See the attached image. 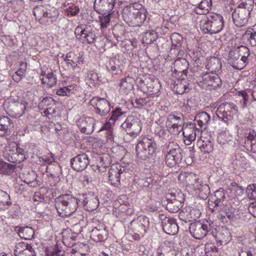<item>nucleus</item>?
I'll return each mask as SVG.
<instances>
[{"label": "nucleus", "instance_id": "obj_33", "mask_svg": "<svg viewBox=\"0 0 256 256\" xmlns=\"http://www.w3.org/2000/svg\"><path fill=\"white\" fill-rule=\"evenodd\" d=\"M198 144L201 152L204 154H210L214 150V139L211 137L202 136Z\"/></svg>", "mask_w": 256, "mask_h": 256}, {"label": "nucleus", "instance_id": "obj_14", "mask_svg": "<svg viewBox=\"0 0 256 256\" xmlns=\"http://www.w3.org/2000/svg\"><path fill=\"white\" fill-rule=\"evenodd\" d=\"M125 168L120 164H113L108 172V178L112 185L118 187L120 185V178L125 176Z\"/></svg>", "mask_w": 256, "mask_h": 256}, {"label": "nucleus", "instance_id": "obj_19", "mask_svg": "<svg viewBox=\"0 0 256 256\" xmlns=\"http://www.w3.org/2000/svg\"><path fill=\"white\" fill-rule=\"evenodd\" d=\"M116 4V0H95L94 9L100 14L111 12Z\"/></svg>", "mask_w": 256, "mask_h": 256}, {"label": "nucleus", "instance_id": "obj_51", "mask_svg": "<svg viewBox=\"0 0 256 256\" xmlns=\"http://www.w3.org/2000/svg\"><path fill=\"white\" fill-rule=\"evenodd\" d=\"M196 190L200 197L203 200L206 199L210 192L209 186L208 184H204L203 182L198 186Z\"/></svg>", "mask_w": 256, "mask_h": 256}, {"label": "nucleus", "instance_id": "obj_43", "mask_svg": "<svg viewBox=\"0 0 256 256\" xmlns=\"http://www.w3.org/2000/svg\"><path fill=\"white\" fill-rule=\"evenodd\" d=\"M147 93L149 95L156 94L160 92V85L158 79L150 80L146 82Z\"/></svg>", "mask_w": 256, "mask_h": 256}, {"label": "nucleus", "instance_id": "obj_45", "mask_svg": "<svg viewBox=\"0 0 256 256\" xmlns=\"http://www.w3.org/2000/svg\"><path fill=\"white\" fill-rule=\"evenodd\" d=\"M158 38V33L154 30H150L142 34V42L143 44H150L156 41Z\"/></svg>", "mask_w": 256, "mask_h": 256}, {"label": "nucleus", "instance_id": "obj_12", "mask_svg": "<svg viewBox=\"0 0 256 256\" xmlns=\"http://www.w3.org/2000/svg\"><path fill=\"white\" fill-rule=\"evenodd\" d=\"M89 104L94 108L95 113L101 116H107L110 111V103L106 98L93 97Z\"/></svg>", "mask_w": 256, "mask_h": 256}, {"label": "nucleus", "instance_id": "obj_54", "mask_svg": "<svg viewBox=\"0 0 256 256\" xmlns=\"http://www.w3.org/2000/svg\"><path fill=\"white\" fill-rule=\"evenodd\" d=\"M240 57L236 52L235 48L231 50L228 54V60L230 64H232L233 66H240V64L238 63V60H240Z\"/></svg>", "mask_w": 256, "mask_h": 256}, {"label": "nucleus", "instance_id": "obj_50", "mask_svg": "<svg viewBox=\"0 0 256 256\" xmlns=\"http://www.w3.org/2000/svg\"><path fill=\"white\" fill-rule=\"evenodd\" d=\"M47 6L44 5H40L36 6L33 9V14L36 20L38 21L40 24L42 22V18L45 14Z\"/></svg>", "mask_w": 256, "mask_h": 256}, {"label": "nucleus", "instance_id": "obj_5", "mask_svg": "<svg viewBox=\"0 0 256 256\" xmlns=\"http://www.w3.org/2000/svg\"><path fill=\"white\" fill-rule=\"evenodd\" d=\"M165 153V163L169 167H174L180 163L182 160V150L174 142L166 144L163 148Z\"/></svg>", "mask_w": 256, "mask_h": 256}, {"label": "nucleus", "instance_id": "obj_59", "mask_svg": "<svg viewBox=\"0 0 256 256\" xmlns=\"http://www.w3.org/2000/svg\"><path fill=\"white\" fill-rule=\"evenodd\" d=\"M188 210V212L190 213L192 220H196L198 219L201 215L200 210L195 207H189L188 208H186V212H187Z\"/></svg>", "mask_w": 256, "mask_h": 256}, {"label": "nucleus", "instance_id": "obj_40", "mask_svg": "<svg viewBox=\"0 0 256 256\" xmlns=\"http://www.w3.org/2000/svg\"><path fill=\"white\" fill-rule=\"evenodd\" d=\"M217 240L221 245L227 244L230 240V232L226 228H222L216 236Z\"/></svg>", "mask_w": 256, "mask_h": 256}, {"label": "nucleus", "instance_id": "obj_16", "mask_svg": "<svg viewBox=\"0 0 256 256\" xmlns=\"http://www.w3.org/2000/svg\"><path fill=\"white\" fill-rule=\"evenodd\" d=\"M159 219L161 220L162 230L167 234L174 235L178 231V226L174 219L167 217L164 214H160Z\"/></svg>", "mask_w": 256, "mask_h": 256}, {"label": "nucleus", "instance_id": "obj_39", "mask_svg": "<svg viewBox=\"0 0 256 256\" xmlns=\"http://www.w3.org/2000/svg\"><path fill=\"white\" fill-rule=\"evenodd\" d=\"M126 112L122 110V108L116 107L114 108L109 114V120L112 122H115L116 120H121L126 118Z\"/></svg>", "mask_w": 256, "mask_h": 256}, {"label": "nucleus", "instance_id": "obj_4", "mask_svg": "<svg viewBox=\"0 0 256 256\" xmlns=\"http://www.w3.org/2000/svg\"><path fill=\"white\" fill-rule=\"evenodd\" d=\"M206 18V20L200 22V28L204 33L212 34L222 30L224 27V21L222 15L213 13L207 16Z\"/></svg>", "mask_w": 256, "mask_h": 256}, {"label": "nucleus", "instance_id": "obj_1", "mask_svg": "<svg viewBox=\"0 0 256 256\" xmlns=\"http://www.w3.org/2000/svg\"><path fill=\"white\" fill-rule=\"evenodd\" d=\"M225 192L222 188H220L214 193L212 200L208 203V206L212 212L219 211L218 216L224 220L228 218L229 220H234L235 215L234 213V210L228 205L224 204L225 199Z\"/></svg>", "mask_w": 256, "mask_h": 256}, {"label": "nucleus", "instance_id": "obj_18", "mask_svg": "<svg viewBox=\"0 0 256 256\" xmlns=\"http://www.w3.org/2000/svg\"><path fill=\"white\" fill-rule=\"evenodd\" d=\"M79 200L82 202L84 209L88 211L95 210L99 205L98 197L92 192L84 194Z\"/></svg>", "mask_w": 256, "mask_h": 256}, {"label": "nucleus", "instance_id": "obj_6", "mask_svg": "<svg viewBox=\"0 0 256 256\" xmlns=\"http://www.w3.org/2000/svg\"><path fill=\"white\" fill-rule=\"evenodd\" d=\"M156 144L152 138H144L136 146V154L142 160L153 158L156 154Z\"/></svg>", "mask_w": 256, "mask_h": 256}, {"label": "nucleus", "instance_id": "obj_38", "mask_svg": "<svg viewBox=\"0 0 256 256\" xmlns=\"http://www.w3.org/2000/svg\"><path fill=\"white\" fill-rule=\"evenodd\" d=\"M206 67L210 72V74L218 72L222 68L220 60L216 57L210 58L207 61Z\"/></svg>", "mask_w": 256, "mask_h": 256}, {"label": "nucleus", "instance_id": "obj_34", "mask_svg": "<svg viewBox=\"0 0 256 256\" xmlns=\"http://www.w3.org/2000/svg\"><path fill=\"white\" fill-rule=\"evenodd\" d=\"M186 76H180L173 88V90L178 94H182L188 92L189 84L186 80Z\"/></svg>", "mask_w": 256, "mask_h": 256}, {"label": "nucleus", "instance_id": "obj_35", "mask_svg": "<svg viewBox=\"0 0 256 256\" xmlns=\"http://www.w3.org/2000/svg\"><path fill=\"white\" fill-rule=\"evenodd\" d=\"M181 176H184L186 178V182L188 185H192V188L196 190L198 186L202 183V180L194 174H184V175H181L178 176L180 179Z\"/></svg>", "mask_w": 256, "mask_h": 256}, {"label": "nucleus", "instance_id": "obj_9", "mask_svg": "<svg viewBox=\"0 0 256 256\" xmlns=\"http://www.w3.org/2000/svg\"><path fill=\"white\" fill-rule=\"evenodd\" d=\"M246 4L240 3L232 14V20L236 26L242 27L247 23L251 8H246Z\"/></svg>", "mask_w": 256, "mask_h": 256}, {"label": "nucleus", "instance_id": "obj_32", "mask_svg": "<svg viewBox=\"0 0 256 256\" xmlns=\"http://www.w3.org/2000/svg\"><path fill=\"white\" fill-rule=\"evenodd\" d=\"M168 202L166 208V210L171 213L178 212L182 207L184 198L182 196L180 197V199H170L166 198Z\"/></svg>", "mask_w": 256, "mask_h": 256}, {"label": "nucleus", "instance_id": "obj_37", "mask_svg": "<svg viewBox=\"0 0 256 256\" xmlns=\"http://www.w3.org/2000/svg\"><path fill=\"white\" fill-rule=\"evenodd\" d=\"M196 128L192 122L187 124L182 130L184 137L190 138V140H194L196 136V132H199L200 130H198Z\"/></svg>", "mask_w": 256, "mask_h": 256}, {"label": "nucleus", "instance_id": "obj_31", "mask_svg": "<svg viewBox=\"0 0 256 256\" xmlns=\"http://www.w3.org/2000/svg\"><path fill=\"white\" fill-rule=\"evenodd\" d=\"M174 72L176 74H181L180 76H187L188 63L185 58H178L174 62Z\"/></svg>", "mask_w": 256, "mask_h": 256}, {"label": "nucleus", "instance_id": "obj_13", "mask_svg": "<svg viewBox=\"0 0 256 256\" xmlns=\"http://www.w3.org/2000/svg\"><path fill=\"white\" fill-rule=\"evenodd\" d=\"M76 125L82 133L90 134L96 129V120L92 117H82L76 121Z\"/></svg>", "mask_w": 256, "mask_h": 256}, {"label": "nucleus", "instance_id": "obj_2", "mask_svg": "<svg viewBox=\"0 0 256 256\" xmlns=\"http://www.w3.org/2000/svg\"><path fill=\"white\" fill-rule=\"evenodd\" d=\"M147 11L140 4L136 3L124 7L122 10L124 21L130 26H140L146 20Z\"/></svg>", "mask_w": 256, "mask_h": 256}, {"label": "nucleus", "instance_id": "obj_44", "mask_svg": "<svg viewBox=\"0 0 256 256\" xmlns=\"http://www.w3.org/2000/svg\"><path fill=\"white\" fill-rule=\"evenodd\" d=\"M72 55H74V54L72 52H68L65 57H64L63 54L62 57L64 58V60L66 62L68 66L70 65L74 68L77 66L78 64H80V62L82 64L84 60L82 58H79L78 57L72 56Z\"/></svg>", "mask_w": 256, "mask_h": 256}, {"label": "nucleus", "instance_id": "obj_41", "mask_svg": "<svg viewBox=\"0 0 256 256\" xmlns=\"http://www.w3.org/2000/svg\"><path fill=\"white\" fill-rule=\"evenodd\" d=\"M131 81L130 78L121 80L120 84V92L121 93L126 94L132 90L133 84Z\"/></svg>", "mask_w": 256, "mask_h": 256}, {"label": "nucleus", "instance_id": "obj_25", "mask_svg": "<svg viewBox=\"0 0 256 256\" xmlns=\"http://www.w3.org/2000/svg\"><path fill=\"white\" fill-rule=\"evenodd\" d=\"M110 156L106 154L98 155L96 166H94L93 170L96 172H104L110 164Z\"/></svg>", "mask_w": 256, "mask_h": 256}, {"label": "nucleus", "instance_id": "obj_48", "mask_svg": "<svg viewBox=\"0 0 256 256\" xmlns=\"http://www.w3.org/2000/svg\"><path fill=\"white\" fill-rule=\"evenodd\" d=\"M16 165L4 162H0V174L5 175H10L14 172Z\"/></svg>", "mask_w": 256, "mask_h": 256}, {"label": "nucleus", "instance_id": "obj_10", "mask_svg": "<svg viewBox=\"0 0 256 256\" xmlns=\"http://www.w3.org/2000/svg\"><path fill=\"white\" fill-rule=\"evenodd\" d=\"M166 126L171 134L175 136L178 135L184 128V116L182 114L168 115L166 122Z\"/></svg>", "mask_w": 256, "mask_h": 256}, {"label": "nucleus", "instance_id": "obj_29", "mask_svg": "<svg viewBox=\"0 0 256 256\" xmlns=\"http://www.w3.org/2000/svg\"><path fill=\"white\" fill-rule=\"evenodd\" d=\"M58 14V12L56 8L48 6L40 24L50 25L56 21Z\"/></svg>", "mask_w": 256, "mask_h": 256}, {"label": "nucleus", "instance_id": "obj_28", "mask_svg": "<svg viewBox=\"0 0 256 256\" xmlns=\"http://www.w3.org/2000/svg\"><path fill=\"white\" fill-rule=\"evenodd\" d=\"M14 128L12 120L8 117H0V136H4L10 134Z\"/></svg>", "mask_w": 256, "mask_h": 256}, {"label": "nucleus", "instance_id": "obj_8", "mask_svg": "<svg viewBox=\"0 0 256 256\" xmlns=\"http://www.w3.org/2000/svg\"><path fill=\"white\" fill-rule=\"evenodd\" d=\"M189 230L194 238L199 240L214 233L213 227L208 220L203 222L197 221L191 223L189 226Z\"/></svg>", "mask_w": 256, "mask_h": 256}, {"label": "nucleus", "instance_id": "obj_36", "mask_svg": "<svg viewBox=\"0 0 256 256\" xmlns=\"http://www.w3.org/2000/svg\"><path fill=\"white\" fill-rule=\"evenodd\" d=\"M15 231L18 232L21 238L24 240H32L34 238V230L31 227L17 226L15 228Z\"/></svg>", "mask_w": 256, "mask_h": 256}, {"label": "nucleus", "instance_id": "obj_3", "mask_svg": "<svg viewBox=\"0 0 256 256\" xmlns=\"http://www.w3.org/2000/svg\"><path fill=\"white\" fill-rule=\"evenodd\" d=\"M54 202L58 216L62 218L73 214L78 208L77 199L70 194L58 196L55 199Z\"/></svg>", "mask_w": 256, "mask_h": 256}, {"label": "nucleus", "instance_id": "obj_42", "mask_svg": "<svg viewBox=\"0 0 256 256\" xmlns=\"http://www.w3.org/2000/svg\"><path fill=\"white\" fill-rule=\"evenodd\" d=\"M222 108L220 106H218L216 110V115L218 118L222 120L227 126L232 123V114H228L226 112H223Z\"/></svg>", "mask_w": 256, "mask_h": 256}, {"label": "nucleus", "instance_id": "obj_24", "mask_svg": "<svg viewBox=\"0 0 256 256\" xmlns=\"http://www.w3.org/2000/svg\"><path fill=\"white\" fill-rule=\"evenodd\" d=\"M201 78L204 83L212 86L214 90H216L222 85V80L218 74L210 73L202 74Z\"/></svg>", "mask_w": 256, "mask_h": 256}, {"label": "nucleus", "instance_id": "obj_7", "mask_svg": "<svg viewBox=\"0 0 256 256\" xmlns=\"http://www.w3.org/2000/svg\"><path fill=\"white\" fill-rule=\"evenodd\" d=\"M148 226V218L142 216L130 222L128 226V232L133 236L135 240H138L144 236Z\"/></svg>", "mask_w": 256, "mask_h": 256}, {"label": "nucleus", "instance_id": "obj_20", "mask_svg": "<svg viewBox=\"0 0 256 256\" xmlns=\"http://www.w3.org/2000/svg\"><path fill=\"white\" fill-rule=\"evenodd\" d=\"M38 108L44 110L46 115H53L56 112V101L50 96L44 98L38 104Z\"/></svg>", "mask_w": 256, "mask_h": 256}, {"label": "nucleus", "instance_id": "obj_47", "mask_svg": "<svg viewBox=\"0 0 256 256\" xmlns=\"http://www.w3.org/2000/svg\"><path fill=\"white\" fill-rule=\"evenodd\" d=\"M42 73H44V72ZM42 75L44 76L40 78L42 83H46L50 87H52L56 84L57 78L54 72H48V74H42Z\"/></svg>", "mask_w": 256, "mask_h": 256}, {"label": "nucleus", "instance_id": "obj_64", "mask_svg": "<svg viewBox=\"0 0 256 256\" xmlns=\"http://www.w3.org/2000/svg\"><path fill=\"white\" fill-rule=\"evenodd\" d=\"M66 12L67 13L68 15H71L72 16H75L77 15L79 12H80V8L78 6H74V5H72L70 6H68L66 10Z\"/></svg>", "mask_w": 256, "mask_h": 256}, {"label": "nucleus", "instance_id": "obj_17", "mask_svg": "<svg viewBox=\"0 0 256 256\" xmlns=\"http://www.w3.org/2000/svg\"><path fill=\"white\" fill-rule=\"evenodd\" d=\"M72 168L76 171L80 172L85 170L90 164V159L88 154L82 153L78 154L70 160Z\"/></svg>", "mask_w": 256, "mask_h": 256}, {"label": "nucleus", "instance_id": "obj_58", "mask_svg": "<svg viewBox=\"0 0 256 256\" xmlns=\"http://www.w3.org/2000/svg\"><path fill=\"white\" fill-rule=\"evenodd\" d=\"M172 46L175 48H178L181 46V42L182 39L180 34L174 33L170 36Z\"/></svg>", "mask_w": 256, "mask_h": 256}, {"label": "nucleus", "instance_id": "obj_15", "mask_svg": "<svg viewBox=\"0 0 256 256\" xmlns=\"http://www.w3.org/2000/svg\"><path fill=\"white\" fill-rule=\"evenodd\" d=\"M7 112L10 116L14 118H20L24 113L26 108V104L24 102H11L8 104H4Z\"/></svg>", "mask_w": 256, "mask_h": 256}, {"label": "nucleus", "instance_id": "obj_30", "mask_svg": "<svg viewBox=\"0 0 256 256\" xmlns=\"http://www.w3.org/2000/svg\"><path fill=\"white\" fill-rule=\"evenodd\" d=\"M210 116L205 112H201L196 114L194 120L195 126L198 127V130L202 128L206 129L208 126V124L210 120Z\"/></svg>", "mask_w": 256, "mask_h": 256}, {"label": "nucleus", "instance_id": "obj_57", "mask_svg": "<svg viewBox=\"0 0 256 256\" xmlns=\"http://www.w3.org/2000/svg\"><path fill=\"white\" fill-rule=\"evenodd\" d=\"M112 14L110 12L105 14H102V16H99L98 18L100 24L102 28H106L108 26L110 22V16Z\"/></svg>", "mask_w": 256, "mask_h": 256}, {"label": "nucleus", "instance_id": "obj_62", "mask_svg": "<svg viewBox=\"0 0 256 256\" xmlns=\"http://www.w3.org/2000/svg\"><path fill=\"white\" fill-rule=\"evenodd\" d=\"M20 68L18 69V70L15 72L16 74L20 76L22 78L25 76L26 75V70L27 68V63L23 62H20Z\"/></svg>", "mask_w": 256, "mask_h": 256}, {"label": "nucleus", "instance_id": "obj_22", "mask_svg": "<svg viewBox=\"0 0 256 256\" xmlns=\"http://www.w3.org/2000/svg\"><path fill=\"white\" fill-rule=\"evenodd\" d=\"M108 237V231L104 224L94 228L90 232V238L96 242H104Z\"/></svg>", "mask_w": 256, "mask_h": 256}, {"label": "nucleus", "instance_id": "obj_49", "mask_svg": "<svg viewBox=\"0 0 256 256\" xmlns=\"http://www.w3.org/2000/svg\"><path fill=\"white\" fill-rule=\"evenodd\" d=\"M119 63L120 61L118 60L112 58L106 66L108 70L111 71L112 73L114 74H118L119 72H122Z\"/></svg>", "mask_w": 256, "mask_h": 256}, {"label": "nucleus", "instance_id": "obj_63", "mask_svg": "<svg viewBox=\"0 0 256 256\" xmlns=\"http://www.w3.org/2000/svg\"><path fill=\"white\" fill-rule=\"evenodd\" d=\"M231 191L234 194L235 196H242L243 194L244 188L242 186H238L237 184H232Z\"/></svg>", "mask_w": 256, "mask_h": 256}, {"label": "nucleus", "instance_id": "obj_53", "mask_svg": "<svg viewBox=\"0 0 256 256\" xmlns=\"http://www.w3.org/2000/svg\"><path fill=\"white\" fill-rule=\"evenodd\" d=\"M246 138L247 143L250 144V148L254 152H256V134L253 130L248 134H246Z\"/></svg>", "mask_w": 256, "mask_h": 256}, {"label": "nucleus", "instance_id": "obj_61", "mask_svg": "<svg viewBox=\"0 0 256 256\" xmlns=\"http://www.w3.org/2000/svg\"><path fill=\"white\" fill-rule=\"evenodd\" d=\"M186 212V208L185 211L183 210L180 211L178 214V218L182 221L184 223H188V222H191L192 220L190 218L189 212Z\"/></svg>", "mask_w": 256, "mask_h": 256}, {"label": "nucleus", "instance_id": "obj_56", "mask_svg": "<svg viewBox=\"0 0 256 256\" xmlns=\"http://www.w3.org/2000/svg\"><path fill=\"white\" fill-rule=\"evenodd\" d=\"M219 106L222 108L223 112H226L228 114L233 115L234 110H236L237 106L232 102H224Z\"/></svg>", "mask_w": 256, "mask_h": 256}, {"label": "nucleus", "instance_id": "obj_52", "mask_svg": "<svg viewBox=\"0 0 256 256\" xmlns=\"http://www.w3.org/2000/svg\"><path fill=\"white\" fill-rule=\"evenodd\" d=\"M246 138L247 143L250 144V148L254 152H256V134L253 130L248 134H246Z\"/></svg>", "mask_w": 256, "mask_h": 256}, {"label": "nucleus", "instance_id": "obj_60", "mask_svg": "<svg viewBox=\"0 0 256 256\" xmlns=\"http://www.w3.org/2000/svg\"><path fill=\"white\" fill-rule=\"evenodd\" d=\"M248 198L252 200H256V184H250L246 190Z\"/></svg>", "mask_w": 256, "mask_h": 256}, {"label": "nucleus", "instance_id": "obj_46", "mask_svg": "<svg viewBox=\"0 0 256 256\" xmlns=\"http://www.w3.org/2000/svg\"><path fill=\"white\" fill-rule=\"evenodd\" d=\"M12 204L10 195L6 192L0 189V210L6 209Z\"/></svg>", "mask_w": 256, "mask_h": 256}, {"label": "nucleus", "instance_id": "obj_11", "mask_svg": "<svg viewBox=\"0 0 256 256\" xmlns=\"http://www.w3.org/2000/svg\"><path fill=\"white\" fill-rule=\"evenodd\" d=\"M141 121L134 116H130L126 118L122 124V128L131 136H137L141 132Z\"/></svg>", "mask_w": 256, "mask_h": 256}, {"label": "nucleus", "instance_id": "obj_23", "mask_svg": "<svg viewBox=\"0 0 256 256\" xmlns=\"http://www.w3.org/2000/svg\"><path fill=\"white\" fill-rule=\"evenodd\" d=\"M75 34L77 36H82L86 39L88 43L91 44L95 41L96 36L95 31L90 26H86L83 28L82 26H77L75 30Z\"/></svg>", "mask_w": 256, "mask_h": 256}, {"label": "nucleus", "instance_id": "obj_21", "mask_svg": "<svg viewBox=\"0 0 256 256\" xmlns=\"http://www.w3.org/2000/svg\"><path fill=\"white\" fill-rule=\"evenodd\" d=\"M8 153L7 160L12 163H20L26 159V151L22 148L16 146V150L10 148L6 150Z\"/></svg>", "mask_w": 256, "mask_h": 256}, {"label": "nucleus", "instance_id": "obj_27", "mask_svg": "<svg viewBox=\"0 0 256 256\" xmlns=\"http://www.w3.org/2000/svg\"><path fill=\"white\" fill-rule=\"evenodd\" d=\"M236 52H238L240 57V60H238V63L240 66H233V67L238 69H242L248 63V57L250 56V50L248 48L243 45L235 48Z\"/></svg>", "mask_w": 256, "mask_h": 256}, {"label": "nucleus", "instance_id": "obj_26", "mask_svg": "<svg viewBox=\"0 0 256 256\" xmlns=\"http://www.w3.org/2000/svg\"><path fill=\"white\" fill-rule=\"evenodd\" d=\"M15 256H36V252L31 244L20 242L16 246Z\"/></svg>", "mask_w": 256, "mask_h": 256}, {"label": "nucleus", "instance_id": "obj_55", "mask_svg": "<svg viewBox=\"0 0 256 256\" xmlns=\"http://www.w3.org/2000/svg\"><path fill=\"white\" fill-rule=\"evenodd\" d=\"M244 37L248 40L252 46H256V32L253 29L247 30L244 33Z\"/></svg>", "mask_w": 256, "mask_h": 256}]
</instances>
